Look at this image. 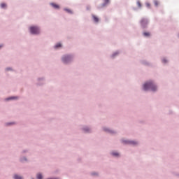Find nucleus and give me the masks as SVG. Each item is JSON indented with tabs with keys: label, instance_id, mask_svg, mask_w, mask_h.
I'll list each match as a JSON object with an SVG mask.
<instances>
[{
	"label": "nucleus",
	"instance_id": "f257e3e1",
	"mask_svg": "<svg viewBox=\"0 0 179 179\" xmlns=\"http://www.w3.org/2000/svg\"><path fill=\"white\" fill-rule=\"evenodd\" d=\"M143 89L145 92H148V90L156 92L157 90V85L153 80H150L143 84Z\"/></svg>",
	"mask_w": 179,
	"mask_h": 179
},
{
	"label": "nucleus",
	"instance_id": "f03ea898",
	"mask_svg": "<svg viewBox=\"0 0 179 179\" xmlns=\"http://www.w3.org/2000/svg\"><path fill=\"white\" fill-rule=\"evenodd\" d=\"M62 61L63 64L68 65V64H71L73 61V56L72 55H64L62 57Z\"/></svg>",
	"mask_w": 179,
	"mask_h": 179
},
{
	"label": "nucleus",
	"instance_id": "7ed1b4c3",
	"mask_svg": "<svg viewBox=\"0 0 179 179\" xmlns=\"http://www.w3.org/2000/svg\"><path fill=\"white\" fill-rule=\"evenodd\" d=\"M29 31L31 34H34L35 36H37V34H40V27L37 26H32L29 27Z\"/></svg>",
	"mask_w": 179,
	"mask_h": 179
},
{
	"label": "nucleus",
	"instance_id": "20e7f679",
	"mask_svg": "<svg viewBox=\"0 0 179 179\" xmlns=\"http://www.w3.org/2000/svg\"><path fill=\"white\" fill-rule=\"evenodd\" d=\"M122 143L124 145H131L132 146H135L136 145H138V142L135 141H131V140H121Z\"/></svg>",
	"mask_w": 179,
	"mask_h": 179
},
{
	"label": "nucleus",
	"instance_id": "39448f33",
	"mask_svg": "<svg viewBox=\"0 0 179 179\" xmlns=\"http://www.w3.org/2000/svg\"><path fill=\"white\" fill-rule=\"evenodd\" d=\"M140 24L142 29H146V27H148V24H149V20L147 18H142L140 21Z\"/></svg>",
	"mask_w": 179,
	"mask_h": 179
},
{
	"label": "nucleus",
	"instance_id": "423d86ee",
	"mask_svg": "<svg viewBox=\"0 0 179 179\" xmlns=\"http://www.w3.org/2000/svg\"><path fill=\"white\" fill-rule=\"evenodd\" d=\"M103 131L105 132H106L107 134H110V135H115V134H117V131H114V130H111L110 128L108 127H103Z\"/></svg>",
	"mask_w": 179,
	"mask_h": 179
},
{
	"label": "nucleus",
	"instance_id": "0eeeda50",
	"mask_svg": "<svg viewBox=\"0 0 179 179\" xmlns=\"http://www.w3.org/2000/svg\"><path fill=\"white\" fill-rule=\"evenodd\" d=\"M82 131L85 132V134H90L92 133V128L87 126H85L82 128Z\"/></svg>",
	"mask_w": 179,
	"mask_h": 179
},
{
	"label": "nucleus",
	"instance_id": "6e6552de",
	"mask_svg": "<svg viewBox=\"0 0 179 179\" xmlns=\"http://www.w3.org/2000/svg\"><path fill=\"white\" fill-rule=\"evenodd\" d=\"M19 99V96H10L6 99V101H9L10 100H17Z\"/></svg>",
	"mask_w": 179,
	"mask_h": 179
},
{
	"label": "nucleus",
	"instance_id": "1a4fd4ad",
	"mask_svg": "<svg viewBox=\"0 0 179 179\" xmlns=\"http://www.w3.org/2000/svg\"><path fill=\"white\" fill-rule=\"evenodd\" d=\"M38 82H41V83H38V86H41V85H43L44 83V78H38Z\"/></svg>",
	"mask_w": 179,
	"mask_h": 179
},
{
	"label": "nucleus",
	"instance_id": "9d476101",
	"mask_svg": "<svg viewBox=\"0 0 179 179\" xmlns=\"http://www.w3.org/2000/svg\"><path fill=\"white\" fill-rule=\"evenodd\" d=\"M110 155L114 157H118L120 156V154L117 152H110Z\"/></svg>",
	"mask_w": 179,
	"mask_h": 179
},
{
	"label": "nucleus",
	"instance_id": "9b49d317",
	"mask_svg": "<svg viewBox=\"0 0 179 179\" xmlns=\"http://www.w3.org/2000/svg\"><path fill=\"white\" fill-rule=\"evenodd\" d=\"M51 6H52L55 9H59V6L58 4H55L54 3H50Z\"/></svg>",
	"mask_w": 179,
	"mask_h": 179
},
{
	"label": "nucleus",
	"instance_id": "f8f14e48",
	"mask_svg": "<svg viewBox=\"0 0 179 179\" xmlns=\"http://www.w3.org/2000/svg\"><path fill=\"white\" fill-rule=\"evenodd\" d=\"M13 179H23V177L17 175V174H15L13 177Z\"/></svg>",
	"mask_w": 179,
	"mask_h": 179
},
{
	"label": "nucleus",
	"instance_id": "ddd939ff",
	"mask_svg": "<svg viewBox=\"0 0 179 179\" xmlns=\"http://www.w3.org/2000/svg\"><path fill=\"white\" fill-rule=\"evenodd\" d=\"M118 54H120V51H116L110 57L111 58H115V57H117V55H118Z\"/></svg>",
	"mask_w": 179,
	"mask_h": 179
},
{
	"label": "nucleus",
	"instance_id": "4468645a",
	"mask_svg": "<svg viewBox=\"0 0 179 179\" xmlns=\"http://www.w3.org/2000/svg\"><path fill=\"white\" fill-rule=\"evenodd\" d=\"M20 161L21 162V163H24V162H27V158H26V157H22L20 159Z\"/></svg>",
	"mask_w": 179,
	"mask_h": 179
},
{
	"label": "nucleus",
	"instance_id": "2eb2a0df",
	"mask_svg": "<svg viewBox=\"0 0 179 179\" xmlns=\"http://www.w3.org/2000/svg\"><path fill=\"white\" fill-rule=\"evenodd\" d=\"M92 18H93L94 22H95V23H99V17H97L94 15H93Z\"/></svg>",
	"mask_w": 179,
	"mask_h": 179
},
{
	"label": "nucleus",
	"instance_id": "dca6fc26",
	"mask_svg": "<svg viewBox=\"0 0 179 179\" xmlns=\"http://www.w3.org/2000/svg\"><path fill=\"white\" fill-rule=\"evenodd\" d=\"M110 3V0H103V3H102V6H106Z\"/></svg>",
	"mask_w": 179,
	"mask_h": 179
},
{
	"label": "nucleus",
	"instance_id": "f3484780",
	"mask_svg": "<svg viewBox=\"0 0 179 179\" xmlns=\"http://www.w3.org/2000/svg\"><path fill=\"white\" fill-rule=\"evenodd\" d=\"M143 36H144V37H150V33H149V32H143Z\"/></svg>",
	"mask_w": 179,
	"mask_h": 179
},
{
	"label": "nucleus",
	"instance_id": "a211bd4d",
	"mask_svg": "<svg viewBox=\"0 0 179 179\" xmlns=\"http://www.w3.org/2000/svg\"><path fill=\"white\" fill-rule=\"evenodd\" d=\"M64 10H65V12H67V13L72 15V10H70L69 8H64Z\"/></svg>",
	"mask_w": 179,
	"mask_h": 179
},
{
	"label": "nucleus",
	"instance_id": "6ab92c4d",
	"mask_svg": "<svg viewBox=\"0 0 179 179\" xmlns=\"http://www.w3.org/2000/svg\"><path fill=\"white\" fill-rule=\"evenodd\" d=\"M36 178H37V179H43V174H41V173H37V175H36Z\"/></svg>",
	"mask_w": 179,
	"mask_h": 179
},
{
	"label": "nucleus",
	"instance_id": "aec40b11",
	"mask_svg": "<svg viewBox=\"0 0 179 179\" xmlns=\"http://www.w3.org/2000/svg\"><path fill=\"white\" fill-rule=\"evenodd\" d=\"M162 64H167V62H169V60H167V59H166V58H163L162 59Z\"/></svg>",
	"mask_w": 179,
	"mask_h": 179
},
{
	"label": "nucleus",
	"instance_id": "412c9836",
	"mask_svg": "<svg viewBox=\"0 0 179 179\" xmlns=\"http://www.w3.org/2000/svg\"><path fill=\"white\" fill-rule=\"evenodd\" d=\"M1 9H5V8H6V3H2L1 4Z\"/></svg>",
	"mask_w": 179,
	"mask_h": 179
},
{
	"label": "nucleus",
	"instance_id": "4be33fe9",
	"mask_svg": "<svg viewBox=\"0 0 179 179\" xmlns=\"http://www.w3.org/2000/svg\"><path fill=\"white\" fill-rule=\"evenodd\" d=\"M61 47H62L61 43H57V44H56V45L54 46L55 48H61Z\"/></svg>",
	"mask_w": 179,
	"mask_h": 179
},
{
	"label": "nucleus",
	"instance_id": "5701e85b",
	"mask_svg": "<svg viewBox=\"0 0 179 179\" xmlns=\"http://www.w3.org/2000/svg\"><path fill=\"white\" fill-rule=\"evenodd\" d=\"M137 6H138V8H142V4L141 3V1H137Z\"/></svg>",
	"mask_w": 179,
	"mask_h": 179
},
{
	"label": "nucleus",
	"instance_id": "b1692460",
	"mask_svg": "<svg viewBox=\"0 0 179 179\" xmlns=\"http://www.w3.org/2000/svg\"><path fill=\"white\" fill-rule=\"evenodd\" d=\"M14 124H15V122H7V123H6V125L7 127H9V125H13Z\"/></svg>",
	"mask_w": 179,
	"mask_h": 179
},
{
	"label": "nucleus",
	"instance_id": "393cba45",
	"mask_svg": "<svg viewBox=\"0 0 179 179\" xmlns=\"http://www.w3.org/2000/svg\"><path fill=\"white\" fill-rule=\"evenodd\" d=\"M154 5H155V6H158L159 2L157 1V0H155V1H154Z\"/></svg>",
	"mask_w": 179,
	"mask_h": 179
},
{
	"label": "nucleus",
	"instance_id": "a878e982",
	"mask_svg": "<svg viewBox=\"0 0 179 179\" xmlns=\"http://www.w3.org/2000/svg\"><path fill=\"white\" fill-rule=\"evenodd\" d=\"M6 71H12V68H10V67H7V68L6 69Z\"/></svg>",
	"mask_w": 179,
	"mask_h": 179
},
{
	"label": "nucleus",
	"instance_id": "bb28decb",
	"mask_svg": "<svg viewBox=\"0 0 179 179\" xmlns=\"http://www.w3.org/2000/svg\"><path fill=\"white\" fill-rule=\"evenodd\" d=\"M145 5H146L147 8H150V3H146Z\"/></svg>",
	"mask_w": 179,
	"mask_h": 179
},
{
	"label": "nucleus",
	"instance_id": "cd10ccee",
	"mask_svg": "<svg viewBox=\"0 0 179 179\" xmlns=\"http://www.w3.org/2000/svg\"><path fill=\"white\" fill-rule=\"evenodd\" d=\"M22 153H27V150H24L22 151Z\"/></svg>",
	"mask_w": 179,
	"mask_h": 179
},
{
	"label": "nucleus",
	"instance_id": "c85d7f7f",
	"mask_svg": "<svg viewBox=\"0 0 179 179\" xmlns=\"http://www.w3.org/2000/svg\"><path fill=\"white\" fill-rule=\"evenodd\" d=\"M92 176H97V173H92Z\"/></svg>",
	"mask_w": 179,
	"mask_h": 179
},
{
	"label": "nucleus",
	"instance_id": "c756f323",
	"mask_svg": "<svg viewBox=\"0 0 179 179\" xmlns=\"http://www.w3.org/2000/svg\"><path fill=\"white\" fill-rule=\"evenodd\" d=\"M89 9H90V7L87 6V10H89Z\"/></svg>",
	"mask_w": 179,
	"mask_h": 179
},
{
	"label": "nucleus",
	"instance_id": "7c9ffc66",
	"mask_svg": "<svg viewBox=\"0 0 179 179\" xmlns=\"http://www.w3.org/2000/svg\"><path fill=\"white\" fill-rule=\"evenodd\" d=\"M2 47H3V45H0V48H2Z\"/></svg>",
	"mask_w": 179,
	"mask_h": 179
},
{
	"label": "nucleus",
	"instance_id": "2f4dec72",
	"mask_svg": "<svg viewBox=\"0 0 179 179\" xmlns=\"http://www.w3.org/2000/svg\"><path fill=\"white\" fill-rule=\"evenodd\" d=\"M145 65H148V63H144Z\"/></svg>",
	"mask_w": 179,
	"mask_h": 179
}]
</instances>
